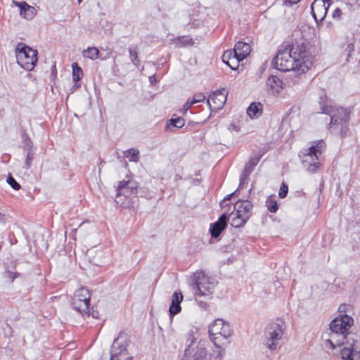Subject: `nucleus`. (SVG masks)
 I'll list each match as a JSON object with an SVG mask.
<instances>
[{"instance_id":"obj_18","label":"nucleus","mask_w":360,"mask_h":360,"mask_svg":"<svg viewBox=\"0 0 360 360\" xmlns=\"http://www.w3.org/2000/svg\"><path fill=\"white\" fill-rule=\"evenodd\" d=\"M262 104L260 103H252L247 109V114L250 118H257L262 113Z\"/></svg>"},{"instance_id":"obj_43","label":"nucleus","mask_w":360,"mask_h":360,"mask_svg":"<svg viewBox=\"0 0 360 360\" xmlns=\"http://www.w3.org/2000/svg\"><path fill=\"white\" fill-rule=\"evenodd\" d=\"M201 303H202V306L203 307H205H205H207V305L206 303H204V302H201Z\"/></svg>"},{"instance_id":"obj_22","label":"nucleus","mask_w":360,"mask_h":360,"mask_svg":"<svg viewBox=\"0 0 360 360\" xmlns=\"http://www.w3.org/2000/svg\"><path fill=\"white\" fill-rule=\"evenodd\" d=\"M129 52L131 60L134 65L138 66L140 63V60L138 57V47L136 45H131L129 47Z\"/></svg>"},{"instance_id":"obj_17","label":"nucleus","mask_w":360,"mask_h":360,"mask_svg":"<svg viewBox=\"0 0 360 360\" xmlns=\"http://www.w3.org/2000/svg\"><path fill=\"white\" fill-rule=\"evenodd\" d=\"M266 86L269 91L273 94H277L281 92L283 89L282 81L276 76H270L266 80Z\"/></svg>"},{"instance_id":"obj_23","label":"nucleus","mask_w":360,"mask_h":360,"mask_svg":"<svg viewBox=\"0 0 360 360\" xmlns=\"http://www.w3.org/2000/svg\"><path fill=\"white\" fill-rule=\"evenodd\" d=\"M72 80H73V82H79V79L83 76L82 69L80 67H79V65L77 63H73L72 64Z\"/></svg>"},{"instance_id":"obj_44","label":"nucleus","mask_w":360,"mask_h":360,"mask_svg":"<svg viewBox=\"0 0 360 360\" xmlns=\"http://www.w3.org/2000/svg\"><path fill=\"white\" fill-rule=\"evenodd\" d=\"M82 0H78V2L80 4Z\"/></svg>"},{"instance_id":"obj_10","label":"nucleus","mask_w":360,"mask_h":360,"mask_svg":"<svg viewBox=\"0 0 360 360\" xmlns=\"http://www.w3.org/2000/svg\"><path fill=\"white\" fill-rule=\"evenodd\" d=\"M330 0H314L311 5V14L316 22H321L326 17Z\"/></svg>"},{"instance_id":"obj_35","label":"nucleus","mask_w":360,"mask_h":360,"mask_svg":"<svg viewBox=\"0 0 360 360\" xmlns=\"http://www.w3.org/2000/svg\"><path fill=\"white\" fill-rule=\"evenodd\" d=\"M240 188H238L236 191H235L233 193L228 195L226 198H224L223 201L221 202V207H224V203L226 201V200H229L231 199V198L232 196H233L234 195H236L238 192V190Z\"/></svg>"},{"instance_id":"obj_7","label":"nucleus","mask_w":360,"mask_h":360,"mask_svg":"<svg viewBox=\"0 0 360 360\" xmlns=\"http://www.w3.org/2000/svg\"><path fill=\"white\" fill-rule=\"evenodd\" d=\"M18 63L25 70H32L37 61V51L25 44L19 43L15 49Z\"/></svg>"},{"instance_id":"obj_25","label":"nucleus","mask_w":360,"mask_h":360,"mask_svg":"<svg viewBox=\"0 0 360 360\" xmlns=\"http://www.w3.org/2000/svg\"><path fill=\"white\" fill-rule=\"evenodd\" d=\"M251 169L245 166L244 169L241 174L239 183V188H241L245 184H247V179L252 173Z\"/></svg>"},{"instance_id":"obj_37","label":"nucleus","mask_w":360,"mask_h":360,"mask_svg":"<svg viewBox=\"0 0 360 360\" xmlns=\"http://www.w3.org/2000/svg\"><path fill=\"white\" fill-rule=\"evenodd\" d=\"M6 277L11 280V282L14 281V279L17 277V273H13L11 271L6 272Z\"/></svg>"},{"instance_id":"obj_15","label":"nucleus","mask_w":360,"mask_h":360,"mask_svg":"<svg viewBox=\"0 0 360 360\" xmlns=\"http://www.w3.org/2000/svg\"><path fill=\"white\" fill-rule=\"evenodd\" d=\"M13 3L20 8V15L24 18L31 20L36 15L35 8L28 5L25 1H13Z\"/></svg>"},{"instance_id":"obj_41","label":"nucleus","mask_w":360,"mask_h":360,"mask_svg":"<svg viewBox=\"0 0 360 360\" xmlns=\"http://www.w3.org/2000/svg\"><path fill=\"white\" fill-rule=\"evenodd\" d=\"M5 214L0 211V221L4 222Z\"/></svg>"},{"instance_id":"obj_27","label":"nucleus","mask_w":360,"mask_h":360,"mask_svg":"<svg viewBox=\"0 0 360 360\" xmlns=\"http://www.w3.org/2000/svg\"><path fill=\"white\" fill-rule=\"evenodd\" d=\"M266 205L267 207L268 210L272 213L276 212L278 208L277 202L271 198L267 199L266 202Z\"/></svg>"},{"instance_id":"obj_5","label":"nucleus","mask_w":360,"mask_h":360,"mask_svg":"<svg viewBox=\"0 0 360 360\" xmlns=\"http://www.w3.org/2000/svg\"><path fill=\"white\" fill-rule=\"evenodd\" d=\"M285 330V322L281 319H277L267 326L264 335L265 345L269 350L276 349L278 341L282 339Z\"/></svg>"},{"instance_id":"obj_38","label":"nucleus","mask_w":360,"mask_h":360,"mask_svg":"<svg viewBox=\"0 0 360 360\" xmlns=\"http://www.w3.org/2000/svg\"><path fill=\"white\" fill-rule=\"evenodd\" d=\"M81 86L80 83L79 82H74V85L71 88V93H73L75 90L79 89Z\"/></svg>"},{"instance_id":"obj_6","label":"nucleus","mask_w":360,"mask_h":360,"mask_svg":"<svg viewBox=\"0 0 360 360\" xmlns=\"http://www.w3.org/2000/svg\"><path fill=\"white\" fill-rule=\"evenodd\" d=\"M192 286L195 294L210 299L215 287V283L202 271H196L192 278Z\"/></svg>"},{"instance_id":"obj_30","label":"nucleus","mask_w":360,"mask_h":360,"mask_svg":"<svg viewBox=\"0 0 360 360\" xmlns=\"http://www.w3.org/2000/svg\"><path fill=\"white\" fill-rule=\"evenodd\" d=\"M206 98L205 95L203 93H198L194 94L193 98L191 100V104H195L198 103L203 102Z\"/></svg>"},{"instance_id":"obj_33","label":"nucleus","mask_w":360,"mask_h":360,"mask_svg":"<svg viewBox=\"0 0 360 360\" xmlns=\"http://www.w3.org/2000/svg\"><path fill=\"white\" fill-rule=\"evenodd\" d=\"M193 104H191V100L188 101L184 105H183V108H182V111H183V113L184 114H186L187 112V111L190 109V108L193 105Z\"/></svg>"},{"instance_id":"obj_21","label":"nucleus","mask_w":360,"mask_h":360,"mask_svg":"<svg viewBox=\"0 0 360 360\" xmlns=\"http://www.w3.org/2000/svg\"><path fill=\"white\" fill-rule=\"evenodd\" d=\"M98 54L99 51L96 47H89L84 50L82 52V56L84 57L90 58L91 60H96L98 58Z\"/></svg>"},{"instance_id":"obj_26","label":"nucleus","mask_w":360,"mask_h":360,"mask_svg":"<svg viewBox=\"0 0 360 360\" xmlns=\"http://www.w3.org/2000/svg\"><path fill=\"white\" fill-rule=\"evenodd\" d=\"M185 121L184 119L181 117H177L174 119L169 120V124L167 126V128H169L170 125L176 128H181L184 126Z\"/></svg>"},{"instance_id":"obj_16","label":"nucleus","mask_w":360,"mask_h":360,"mask_svg":"<svg viewBox=\"0 0 360 360\" xmlns=\"http://www.w3.org/2000/svg\"><path fill=\"white\" fill-rule=\"evenodd\" d=\"M183 300V295L180 292H174L172 297V302L169 306V311L170 316H174L179 314L181 310V303Z\"/></svg>"},{"instance_id":"obj_12","label":"nucleus","mask_w":360,"mask_h":360,"mask_svg":"<svg viewBox=\"0 0 360 360\" xmlns=\"http://www.w3.org/2000/svg\"><path fill=\"white\" fill-rule=\"evenodd\" d=\"M236 214L248 220L252 215V205L248 200L238 201L234 205Z\"/></svg>"},{"instance_id":"obj_14","label":"nucleus","mask_w":360,"mask_h":360,"mask_svg":"<svg viewBox=\"0 0 360 360\" xmlns=\"http://www.w3.org/2000/svg\"><path fill=\"white\" fill-rule=\"evenodd\" d=\"M228 216L226 213L220 216L219 219L211 224L210 232L212 238H217L219 236L222 231L225 229L227 226Z\"/></svg>"},{"instance_id":"obj_11","label":"nucleus","mask_w":360,"mask_h":360,"mask_svg":"<svg viewBox=\"0 0 360 360\" xmlns=\"http://www.w3.org/2000/svg\"><path fill=\"white\" fill-rule=\"evenodd\" d=\"M227 91L225 89H221L214 91L210 95L207 100L210 109L213 110H218L223 108L226 101Z\"/></svg>"},{"instance_id":"obj_4","label":"nucleus","mask_w":360,"mask_h":360,"mask_svg":"<svg viewBox=\"0 0 360 360\" xmlns=\"http://www.w3.org/2000/svg\"><path fill=\"white\" fill-rule=\"evenodd\" d=\"M138 186L134 180H123L119 182L117 188L115 202L122 207H129L131 205V198L136 197Z\"/></svg>"},{"instance_id":"obj_8","label":"nucleus","mask_w":360,"mask_h":360,"mask_svg":"<svg viewBox=\"0 0 360 360\" xmlns=\"http://www.w3.org/2000/svg\"><path fill=\"white\" fill-rule=\"evenodd\" d=\"M129 342L127 334L120 332L111 345L110 360H132L127 349Z\"/></svg>"},{"instance_id":"obj_32","label":"nucleus","mask_w":360,"mask_h":360,"mask_svg":"<svg viewBox=\"0 0 360 360\" xmlns=\"http://www.w3.org/2000/svg\"><path fill=\"white\" fill-rule=\"evenodd\" d=\"M288 191V188L287 185H285V184H283L279 190V193H278L279 197L281 198H284L287 195Z\"/></svg>"},{"instance_id":"obj_40","label":"nucleus","mask_w":360,"mask_h":360,"mask_svg":"<svg viewBox=\"0 0 360 360\" xmlns=\"http://www.w3.org/2000/svg\"><path fill=\"white\" fill-rule=\"evenodd\" d=\"M353 49H354V45H353V44H349V45L347 46V50L348 51H349V52H350V51H353Z\"/></svg>"},{"instance_id":"obj_1","label":"nucleus","mask_w":360,"mask_h":360,"mask_svg":"<svg viewBox=\"0 0 360 360\" xmlns=\"http://www.w3.org/2000/svg\"><path fill=\"white\" fill-rule=\"evenodd\" d=\"M314 57L308 45L304 41H296L292 44H282L271 65L282 71H292L290 75L292 84L299 83L300 75L305 74L313 65Z\"/></svg>"},{"instance_id":"obj_39","label":"nucleus","mask_w":360,"mask_h":360,"mask_svg":"<svg viewBox=\"0 0 360 360\" xmlns=\"http://www.w3.org/2000/svg\"><path fill=\"white\" fill-rule=\"evenodd\" d=\"M149 80H150V82L151 84H153L154 83L156 82V79H155V75H153L151 77H149Z\"/></svg>"},{"instance_id":"obj_19","label":"nucleus","mask_w":360,"mask_h":360,"mask_svg":"<svg viewBox=\"0 0 360 360\" xmlns=\"http://www.w3.org/2000/svg\"><path fill=\"white\" fill-rule=\"evenodd\" d=\"M231 225L235 228L243 226L248 221L246 219H243V217L236 214V213L233 212L231 214Z\"/></svg>"},{"instance_id":"obj_24","label":"nucleus","mask_w":360,"mask_h":360,"mask_svg":"<svg viewBox=\"0 0 360 360\" xmlns=\"http://www.w3.org/2000/svg\"><path fill=\"white\" fill-rule=\"evenodd\" d=\"M176 46L182 47L185 46L192 45L193 44V39L188 37L182 36L176 38L174 40Z\"/></svg>"},{"instance_id":"obj_2","label":"nucleus","mask_w":360,"mask_h":360,"mask_svg":"<svg viewBox=\"0 0 360 360\" xmlns=\"http://www.w3.org/2000/svg\"><path fill=\"white\" fill-rule=\"evenodd\" d=\"M319 112L330 116L328 129L333 133H339L344 136L349 130L350 112L342 107H338L326 96H320Z\"/></svg>"},{"instance_id":"obj_20","label":"nucleus","mask_w":360,"mask_h":360,"mask_svg":"<svg viewBox=\"0 0 360 360\" xmlns=\"http://www.w3.org/2000/svg\"><path fill=\"white\" fill-rule=\"evenodd\" d=\"M125 158L131 162H137L139 160V151L135 148H130L124 153Z\"/></svg>"},{"instance_id":"obj_13","label":"nucleus","mask_w":360,"mask_h":360,"mask_svg":"<svg viewBox=\"0 0 360 360\" xmlns=\"http://www.w3.org/2000/svg\"><path fill=\"white\" fill-rule=\"evenodd\" d=\"M233 58L236 59L238 62L245 59L250 53V46L248 43L243 41H238L234 46Z\"/></svg>"},{"instance_id":"obj_31","label":"nucleus","mask_w":360,"mask_h":360,"mask_svg":"<svg viewBox=\"0 0 360 360\" xmlns=\"http://www.w3.org/2000/svg\"><path fill=\"white\" fill-rule=\"evenodd\" d=\"M34 160V153L31 148L28 149L27 158L25 160V166L27 168H30L31 167L32 162Z\"/></svg>"},{"instance_id":"obj_9","label":"nucleus","mask_w":360,"mask_h":360,"mask_svg":"<svg viewBox=\"0 0 360 360\" xmlns=\"http://www.w3.org/2000/svg\"><path fill=\"white\" fill-rule=\"evenodd\" d=\"M90 292L85 287L77 289L72 298L73 308L82 316H89Z\"/></svg>"},{"instance_id":"obj_29","label":"nucleus","mask_w":360,"mask_h":360,"mask_svg":"<svg viewBox=\"0 0 360 360\" xmlns=\"http://www.w3.org/2000/svg\"><path fill=\"white\" fill-rule=\"evenodd\" d=\"M7 183L15 191H18L20 188V185L16 181V180L9 173L6 179Z\"/></svg>"},{"instance_id":"obj_3","label":"nucleus","mask_w":360,"mask_h":360,"mask_svg":"<svg viewBox=\"0 0 360 360\" xmlns=\"http://www.w3.org/2000/svg\"><path fill=\"white\" fill-rule=\"evenodd\" d=\"M324 147L325 143L321 140L316 143L315 145L299 153L298 157L308 173L315 174L319 172L321 167L319 158Z\"/></svg>"},{"instance_id":"obj_28","label":"nucleus","mask_w":360,"mask_h":360,"mask_svg":"<svg viewBox=\"0 0 360 360\" xmlns=\"http://www.w3.org/2000/svg\"><path fill=\"white\" fill-rule=\"evenodd\" d=\"M262 155H258L255 157H251L248 162L245 164V166L251 169V171H253L255 167L258 164L260 160Z\"/></svg>"},{"instance_id":"obj_36","label":"nucleus","mask_w":360,"mask_h":360,"mask_svg":"<svg viewBox=\"0 0 360 360\" xmlns=\"http://www.w3.org/2000/svg\"><path fill=\"white\" fill-rule=\"evenodd\" d=\"M300 0H284L283 4L286 6H291L297 4Z\"/></svg>"},{"instance_id":"obj_42","label":"nucleus","mask_w":360,"mask_h":360,"mask_svg":"<svg viewBox=\"0 0 360 360\" xmlns=\"http://www.w3.org/2000/svg\"><path fill=\"white\" fill-rule=\"evenodd\" d=\"M227 65L233 70L235 69V68H233L229 63H227Z\"/></svg>"},{"instance_id":"obj_34","label":"nucleus","mask_w":360,"mask_h":360,"mask_svg":"<svg viewBox=\"0 0 360 360\" xmlns=\"http://www.w3.org/2000/svg\"><path fill=\"white\" fill-rule=\"evenodd\" d=\"M342 14V11L339 8H336L333 12V18L334 19H340Z\"/></svg>"}]
</instances>
